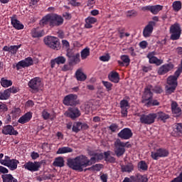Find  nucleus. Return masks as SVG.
<instances>
[{"instance_id": "f257e3e1", "label": "nucleus", "mask_w": 182, "mask_h": 182, "mask_svg": "<svg viewBox=\"0 0 182 182\" xmlns=\"http://www.w3.org/2000/svg\"><path fill=\"white\" fill-rule=\"evenodd\" d=\"M91 156L92 157H91L90 159L85 155H80L74 159L69 158L67 160V165L70 168H72V170L82 172L85 167H89V166L95 164L96 161L103 160V158L105 157L103 153H93Z\"/></svg>"}, {"instance_id": "f03ea898", "label": "nucleus", "mask_w": 182, "mask_h": 182, "mask_svg": "<svg viewBox=\"0 0 182 182\" xmlns=\"http://www.w3.org/2000/svg\"><path fill=\"white\" fill-rule=\"evenodd\" d=\"M65 19L62 16L58 14H48L44 16L40 21L41 26H46L48 25L50 28H58V26H62Z\"/></svg>"}, {"instance_id": "7ed1b4c3", "label": "nucleus", "mask_w": 182, "mask_h": 182, "mask_svg": "<svg viewBox=\"0 0 182 182\" xmlns=\"http://www.w3.org/2000/svg\"><path fill=\"white\" fill-rule=\"evenodd\" d=\"M180 75H181V73L176 70L173 75H170L167 77L166 83L168 85L165 87L166 95H171L176 92V89H177V86H178V82L177 80H178Z\"/></svg>"}, {"instance_id": "20e7f679", "label": "nucleus", "mask_w": 182, "mask_h": 182, "mask_svg": "<svg viewBox=\"0 0 182 182\" xmlns=\"http://www.w3.org/2000/svg\"><path fill=\"white\" fill-rule=\"evenodd\" d=\"M114 151L117 157H122L126 153V148L130 149L132 147V144L129 142H123L120 139H116L114 143Z\"/></svg>"}, {"instance_id": "39448f33", "label": "nucleus", "mask_w": 182, "mask_h": 182, "mask_svg": "<svg viewBox=\"0 0 182 182\" xmlns=\"http://www.w3.org/2000/svg\"><path fill=\"white\" fill-rule=\"evenodd\" d=\"M44 43L50 49H53L54 50H59L60 49V41H59V38L52 36H48L45 37Z\"/></svg>"}, {"instance_id": "423d86ee", "label": "nucleus", "mask_w": 182, "mask_h": 182, "mask_svg": "<svg viewBox=\"0 0 182 182\" xmlns=\"http://www.w3.org/2000/svg\"><path fill=\"white\" fill-rule=\"evenodd\" d=\"M169 32L171 33L170 39L171 41H178L180 36H181V26L180 23H175L171 25L169 28Z\"/></svg>"}, {"instance_id": "0eeeda50", "label": "nucleus", "mask_w": 182, "mask_h": 182, "mask_svg": "<svg viewBox=\"0 0 182 182\" xmlns=\"http://www.w3.org/2000/svg\"><path fill=\"white\" fill-rule=\"evenodd\" d=\"M170 151L166 148H159L156 151L151 152V157L153 160H159V159L168 157Z\"/></svg>"}, {"instance_id": "6e6552de", "label": "nucleus", "mask_w": 182, "mask_h": 182, "mask_svg": "<svg viewBox=\"0 0 182 182\" xmlns=\"http://www.w3.org/2000/svg\"><path fill=\"white\" fill-rule=\"evenodd\" d=\"M63 103L65 106H77V105H79L77 95L75 94L66 95L63 100Z\"/></svg>"}, {"instance_id": "1a4fd4ad", "label": "nucleus", "mask_w": 182, "mask_h": 182, "mask_svg": "<svg viewBox=\"0 0 182 182\" xmlns=\"http://www.w3.org/2000/svg\"><path fill=\"white\" fill-rule=\"evenodd\" d=\"M28 85L33 92H39V90L42 87V80L41 77H36L28 82Z\"/></svg>"}, {"instance_id": "9d476101", "label": "nucleus", "mask_w": 182, "mask_h": 182, "mask_svg": "<svg viewBox=\"0 0 182 182\" xmlns=\"http://www.w3.org/2000/svg\"><path fill=\"white\" fill-rule=\"evenodd\" d=\"M24 168L26 170H28V171H31V173H33L35 171H39V169L41 167H42V162L39 161H28L24 165Z\"/></svg>"}, {"instance_id": "9b49d317", "label": "nucleus", "mask_w": 182, "mask_h": 182, "mask_svg": "<svg viewBox=\"0 0 182 182\" xmlns=\"http://www.w3.org/2000/svg\"><path fill=\"white\" fill-rule=\"evenodd\" d=\"M151 85H148L145 87L144 94L142 95L141 103L146 105L148 102H150L153 99V92H151Z\"/></svg>"}, {"instance_id": "f8f14e48", "label": "nucleus", "mask_w": 182, "mask_h": 182, "mask_svg": "<svg viewBox=\"0 0 182 182\" xmlns=\"http://www.w3.org/2000/svg\"><path fill=\"white\" fill-rule=\"evenodd\" d=\"M156 120V114L150 113L148 114H143L140 117V122L142 124H153Z\"/></svg>"}, {"instance_id": "ddd939ff", "label": "nucleus", "mask_w": 182, "mask_h": 182, "mask_svg": "<svg viewBox=\"0 0 182 182\" xmlns=\"http://www.w3.org/2000/svg\"><path fill=\"white\" fill-rule=\"evenodd\" d=\"M33 65V60L31 57H28L24 60L19 61L16 65V70H21V69L25 68H29V66H32Z\"/></svg>"}, {"instance_id": "4468645a", "label": "nucleus", "mask_w": 182, "mask_h": 182, "mask_svg": "<svg viewBox=\"0 0 182 182\" xmlns=\"http://www.w3.org/2000/svg\"><path fill=\"white\" fill-rule=\"evenodd\" d=\"M117 137L122 140H129L133 137V132L130 128H124L117 134Z\"/></svg>"}, {"instance_id": "2eb2a0df", "label": "nucleus", "mask_w": 182, "mask_h": 182, "mask_svg": "<svg viewBox=\"0 0 182 182\" xmlns=\"http://www.w3.org/2000/svg\"><path fill=\"white\" fill-rule=\"evenodd\" d=\"M65 114L67 117H70V119H72V120H75V119H77V117H79L81 114L79 108L73 107H69L66 111Z\"/></svg>"}, {"instance_id": "dca6fc26", "label": "nucleus", "mask_w": 182, "mask_h": 182, "mask_svg": "<svg viewBox=\"0 0 182 182\" xmlns=\"http://www.w3.org/2000/svg\"><path fill=\"white\" fill-rule=\"evenodd\" d=\"M173 69H174V64L171 63L164 64L158 69V75H166V73H168Z\"/></svg>"}, {"instance_id": "f3484780", "label": "nucleus", "mask_w": 182, "mask_h": 182, "mask_svg": "<svg viewBox=\"0 0 182 182\" xmlns=\"http://www.w3.org/2000/svg\"><path fill=\"white\" fill-rule=\"evenodd\" d=\"M146 58H149V63L152 65H156V66H160L162 65L163 60H160L156 57V52L152 51L148 53Z\"/></svg>"}, {"instance_id": "a211bd4d", "label": "nucleus", "mask_w": 182, "mask_h": 182, "mask_svg": "<svg viewBox=\"0 0 182 182\" xmlns=\"http://www.w3.org/2000/svg\"><path fill=\"white\" fill-rule=\"evenodd\" d=\"M2 134L5 136H18V131L15 130V128L12 125H6L3 127L1 130Z\"/></svg>"}, {"instance_id": "6ab92c4d", "label": "nucleus", "mask_w": 182, "mask_h": 182, "mask_svg": "<svg viewBox=\"0 0 182 182\" xmlns=\"http://www.w3.org/2000/svg\"><path fill=\"white\" fill-rule=\"evenodd\" d=\"M156 26V22L149 21L148 24L145 26L143 31V35L144 38H149V36L153 33V30Z\"/></svg>"}, {"instance_id": "aec40b11", "label": "nucleus", "mask_w": 182, "mask_h": 182, "mask_svg": "<svg viewBox=\"0 0 182 182\" xmlns=\"http://www.w3.org/2000/svg\"><path fill=\"white\" fill-rule=\"evenodd\" d=\"M142 11H149L153 15H157L160 11L163 10V6L155 5V6H146L141 8Z\"/></svg>"}, {"instance_id": "412c9836", "label": "nucleus", "mask_w": 182, "mask_h": 182, "mask_svg": "<svg viewBox=\"0 0 182 182\" xmlns=\"http://www.w3.org/2000/svg\"><path fill=\"white\" fill-rule=\"evenodd\" d=\"M171 109L174 117H180L181 116L182 110L181 108L178 107L177 102L173 101L171 102Z\"/></svg>"}, {"instance_id": "4be33fe9", "label": "nucleus", "mask_w": 182, "mask_h": 182, "mask_svg": "<svg viewBox=\"0 0 182 182\" xmlns=\"http://www.w3.org/2000/svg\"><path fill=\"white\" fill-rule=\"evenodd\" d=\"M155 119H157V120L163 122V123H166L167 120L170 119V115L168 114H166L163 111H159L155 113Z\"/></svg>"}, {"instance_id": "5701e85b", "label": "nucleus", "mask_w": 182, "mask_h": 182, "mask_svg": "<svg viewBox=\"0 0 182 182\" xmlns=\"http://www.w3.org/2000/svg\"><path fill=\"white\" fill-rule=\"evenodd\" d=\"M32 114L33 113L31 112H28L24 114L18 119V123H21V124H25V123H28V122H31V119H32Z\"/></svg>"}, {"instance_id": "b1692460", "label": "nucleus", "mask_w": 182, "mask_h": 182, "mask_svg": "<svg viewBox=\"0 0 182 182\" xmlns=\"http://www.w3.org/2000/svg\"><path fill=\"white\" fill-rule=\"evenodd\" d=\"M108 79L112 83H119L120 82V75L116 71H112L108 75Z\"/></svg>"}, {"instance_id": "393cba45", "label": "nucleus", "mask_w": 182, "mask_h": 182, "mask_svg": "<svg viewBox=\"0 0 182 182\" xmlns=\"http://www.w3.org/2000/svg\"><path fill=\"white\" fill-rule=\"evenodd\" d=\"M130 178L134 182H149L147 176L146 175H141L140 173H137L136 176H132Z\"/></svg>"}, {"instance_id": "a878e982", "label": "nucleus", "mask_w": 182, "mask_h": 182, "mask_svg": "<svg viewBox=\"0 0 182 182\" xmlns=\"http://www.w3.org/2000/svg\"><path fill=\"white\" fill-rule=\"evenodd\" d=\"M10 19L11 25L15 29H17V31H21V29H23V24L21 23V21L17 20L15 17H11Z\"/></svg>"}, {"instance_id": "bb28decb", "label": "nucleus", "mask_w": 182, "mask_h": 182, "mask_svg": "<svg viewBox=\"0 0 182 182\" xmlns=\"http://www.w3.org/2000/svg\"><path fill=\"white\" fill-rule=\"evenodd\" d=\"M32 38H39L45 36V31L43 30H39V28H33L31 31Z\"/></svg>"}, {"instance_id": "cd10ccee", "label": "nucleus", "mask_w": 182, "mask_h": 182, "mask_svg": "<svg viewBox=\"0 0 182 182\" xmlns=\"http://www.w3.org/2000/svg\"><path fill=\"white\" fill-rule=\"evenodd\" d=\"M18 164H19L18 159H11L9 163L4 164V166L9 167L11 171H14L18 168Z\"/></svg>"}, {"instance_id": "c85d7f7f", "label": "nucleus", "mask_w": 182, "mask_h": 182, "mask_svg": "<svg viewBox=\"0 0 182 182\" xmlns=\"http://www.w3.org/2000/svg\"><path fill=\"white\" fill-rule=\"evenodd\" d=\"M97 22V19L95 17H87L85 19V28L87 29H90V28H93V23H96Z\"/></svg>"}, {"instance_id": "c756f323", "label": "nucleus", "mask_w": 182, "mask_h": 182, "mask_svg": "<svg viewBox=\"0 0 182 182\" xmlns=\"http://www.w3.org/2000/svg\"><path fill=\"white\" fill-rule=\"evenodd\" d=\"M53 166H54V167H65V159H63L62 156L55 158Z\"/></svg>"}, {"instance_id": "7c9ffc66", "label": "nucleus", "mask_w": 182, "mask_h": 182, "mask_svg": "<svg viewBox=\"0 0 182 182\" xmlns=\"http://www.w3.org/2000/svg\"><path fill=\"white\" fill-rule=\"evenodd\" d=\"M75 77L77 80L80 82H85L87 79V76L82 72V70L79 69L75 73Z\"/></svg>"}, {"instance_id": "2f4dec72", "label": "nucleus", "mask_w": 182, "mask_h": 182, "mask_svg": "<svg viewBox=\"0 0 182 182\" xmlns=\"http://www.w3.org/2000/svg\"><path fill=\"white\" fill-rule=\"evenodd\" d=\"M134 170V165L133 164H128L127 165H122L121 166V171L122 173H132Z\"/></svg>"}, {"instance_id": "473e14b6", "label": "nucleus", "mask_w": 182, "mask_h": 182, "mask_svg": "<svg viewBox=\"0 0 182 182\" xmlns=\"http://www.w3.org/2000/svg\"><path fill=\"white\" fill-rule=\"evenodd\" d=\"M73 149L69 146H63L59 148L56 152L57 154H66V153H72Z\"/></svg>"}, {"instance_id": "72a5a7b5", "label": "nucleus", "mask_w": 182, "mask_h": 182, "mask_svg": "<svg viewBox=\"0 0 182 182\" xmlns=\"http://www.w3.org/2000/svg\"><path fill=\"white\" fill-rule=\"evenodd\" d=\"M1 178L3 182H18V180L12 176V174L2 175Z\"/></svg>"}, {"instance_id": "f704fd0d", "label": "nucleus", "mask_w": 182, "mask_h": 182, "mask_svg": "<svg viewBox=\"0 0 182 182\" xmlns=\"http://www.w3.org/2000/svg\"><path fill=\"white\" fill-rule=\"evenodd\" d=\"M149 166L146 163V161H140L138 163V170L139 171H147Z\"/></svg>"}, {"instance_id": "c9c22d12", "label": "nucleus", "mask_w": 182, "mask_h": 182, "mask_svg": "<svg viewBox=\"0 0 182 182\" xmlns=\"http://www.w3.org/2000/svg\"><path fill=\"white\" fill-rule=\"evenodd\" d=\"M121 60L122 61L118 60L119 65H123V63H125L127 66H129V65H130V58H129V55H121Z\"/></svg>"}, {"instance_id": "e433bc0d", "label": "nucleus", "mask_w": 182, "mask_h": 182, "mask_svg": "<svg viewBox=\"0 0 182 182\" xmlns=\"http://www.w3.org/2000/svg\"><path fill=\"white\" fill-rule=\"evenodd\" d=\"M104 156L105 157V161H108L109 163H116V158L110 156V151H108L105 152Z\"/></svg>"}, {"instance_id": "4c0bfd02", "label": "nucleus", "mask_w": 182, "mask_h": 182, "mask_svg": "<svg viewBox=\"0 0 182 182\" xmlns=\"http://www.w3.org/2000/svg\"><path fill=\"white\" fill-rule=\"evenodd\" d=\"M2 87H9L12 85V80H6L5 77H2L0 81Z\"/></svg>"}, {"instance_id": "58836bf2", "label": "nucleus", "mask_w": 182, "mask_h": 182, "mask_svg": "<svg viewBox=\"0 0 182 182\" xmlns=\"http://www.w3.org/2000/svg\"><path fill=\"white\" fill-rule=\"evenodd\" d=\"M146 107H153L154 106H160V102L157 100H154L153 98L151 99L148 102H146Z\"/></svg>"}, {"instance_id": "ea45409f", "label": "nucleus", "mask_w": 182, "mask_h": 182, "mask_svg": "<svg viewBox=\"0 0 182 182\" xmlns=\"http://www.w3.org/2000/svg\"><path fill=\"white\" fill-rule=\"evenodd\" d=\"M90 55V49L85 48L81 51V58L83 60L87 59V56Z\"/></svg>"}, {"instance_id": "a19ab883", "label": "nucleus", "mask_w": 182, "mask_h": 182, "mask_svg": "<svg viewBox=\"0 0 182 182\" xmlns=\"http://www.w3.org/2000/svg\"><path fill=\"white\" fill-rule=\"evenodd\" d=\"M173 6V11H175V12H178V11H180L181 9V1H176L173 3L172 4Z\"/></svg>"}, {"instance_id": "79ce46f5", "label": "nucleus", "mask_w": 182, "mask_h": 182, "mask_svg": "<svg viewBox=\"0 0 182 182\" xmlns=\"http://www.w3.org/2000/svg\"><path fill=\"white\" fill-rule=\"evenodd\" d=\"M80 130H82L81 122H75L73 125V132H74L75 133H79Z\"/></svg>"}, {"instance_id": "37998d69", "label": "nucleus", "mask_w": 182, "mask_h": 182, "mask_svg": "<svg viewBox=\"0 0 182 182\" xmlns=\"http://www.w3.org/2000/svg\"><path fill=\"white\" fill-rule=\"evenodd\" d=\"M53 177H55V175L53 174L43 175V176H38L37 180L38 181H43L45 180H52Z\"/></svg>"}, {"instance_id": "c03bdc74", "label": "nucleus", "mask_w": 182, "mask_h": 182, "mask_svg": "<svg viewBox=\"0 0 182 182\" xmlns=\"http://www.w3.org/2000/svg\"><path fill=\"white\" fill-rule=\"evenodd\" d=\"M9 99V92L5 90L4 92L0 91V100H8Z\"/></svg>"}, {"instance_id": "a18cd8bd", "label": "nucleus", "mask_w": 182, "mask_h": 182, "mask_svg": "<svg viewBox=\"0 0 182 182\" xmlns=\"http://www.w3.org/2000/svg\"><path fill=\"white\" fill-rule=\"evenodd\" d=\"M21 46H22L21 44H20L18 46H10V53L11 55H16V53H18V50H19Z\"/></svg>"}, {"instance_id": "49530a36", "label": "nucleus", "mask_w": 182, "mask_h": 182, "mask_svg": "<svg viewBox=\"0 0 182 182\" xmlns=\"http://www.w3.org/2000/svg\"><path fill=\"white\" fill-rule=\"evenodd\" d=\"M57 65H65L66 63V58L64 56H58L55 58Z\"/></svg>"}, {"instance_id": "de8ad7c7", "label": "nucleus", "mask_w": 182, "mask_h": 182, "mask_svg": "<svg viewBox=\"0 0 182 182\" xmlns=\"http://www.w3.org/2000/svg\"><path fill=\"white\" fill-rule=\"evenodd\" d=\"M102 83L105 87H106L107 92H110L112 90V87H113V84L108 81L102 80Z\"/></svg>"}, {"instance_id": "09e8293b", "label": "nucleus", "mask_w": 182, "mask_h": 182, "mask_svg": "<svg viewBox=\"0 0 182 182\" xmlns=\"http://www.w3.org/2000/svg\"><path fill=\"white\" fill-rule=\"evenodd\" d=\"M6 90L9 92V97H11V93H13L14 95H15V93H18V92H19V88L17 87H12L6 89Z\"/></svg>"}, {"instance_id": "8fccbe9b", "label": "nucleus", "mask_w": 182, "mask_h": 182, "mask_svg": "<svg viewBox=\"0 0 182 182\" xmlns=\"http://www.w3.org/2000/svg\"><path fill=\"white\" fill-rule=\"evenodd\" d=\"M41 116L43 119H44V120H48V119H50V117H52L50 113L48 112V109H43L41 113Z\"/></svg>"}, {"instance_id": "3c124183", "label": "nucleus", "mask_w": 182, "mask_h": 182, "mask_svg": "<svg viewBox=\"0 0 182 182\" xmlns=\"http://www.w3.org/2000/svg\"><path fill=\"white\" fill-rule=\"evenodd\" d=\"M175 133L181 134L182 133V123H177L175 124Z\"/></svg>"}, {"instance_id": "603ef678", "label": "nucleus", "mask_w": 182, "mask_h": 182, "mask_svg": "<svg viewBox=\"0 0 182 182\" xmlns=\"http://www.w3.org/2000/svg\"><path fill=\"white\" fill-rule=\"evenodd\" d=\"M63 72H68V70H73V65L70 64H65L63 68H61Z\"/></svg>"}, {"instance_id": "864d4df0", "label": "nucleus", "mask_w": 182, "mask_h": 182, "mask_svg": "<svg viewBox=\"0 0 182 182\" xmlns=\"http://www.w3.org/2000/svg\"><path fill=\"white\" fill-rule=\"evenodd\" d=\"M109 130H111L112 133H116L117 132H119V125H117V124H112L109 127Z\"/></svg>"}, {"instance_id": "5fc2aeb1", "label": "nucleus", "mask_w": 182, "mask_h": 182, "mask_svg": "<svg viewBox=\"0 0 182 182\" xmlns=\"http://www.w3.org/2000/svg\"><path fill=\"white\" fill-rule=\"evenodd\" d=\"M127 16L128 18H136L137 16V11L135 10H130L127 12Z\"/></svg>"}, {"instance_id": "6e6d98bb", "label": "nucleus", "mask_w": 182, "mask_h": 182, "mask_svg": "<svg viewBox=\"0 0 182 182\" xmlns=\"http://www.w3.org/2000/svg\"><path fill=\"white\" fill-rule=\"evenodd\" d=\"M129 101L126 100H122L120 102V107L121 109H124L129 107Z\"/></svg>"}, {"instance_id": "4d7b16f0", "label": "nucleus", "mask_w": 182, "mask_h": 182, "mask_svg": "<svg viewBox=\"0 0 182 182\" xmlns=\"http://www.w3.org/2000/svg\"><path fill=\"white\" fill-rule=\"evenodd\" d=\"M94 171H100L102 168H103V164H97L95 165H93Z\"/></svg>"}, {"instance_id": "13d9d810", "label": "nucleus", "mask_w": 182, "mask_h": 182, "mask_svg": "<svg viewBox=\"0 0 182 182\" xmlns=\"http://www.w3.org/2000/svg\"><path fill=\"white\" fill-rule=\"evenodd\" d=\"M9 173V170L6 168L5 166H0V174H8Z\"/></svg>"}, {"instance_id": "bf43d9fd", "label": "nucleus", "mask_w": 182, "mask_h": 182, "mask_svg": "<svg viewBox=\"0 0 182 182\" xmlns=\"http://www.w3.org/2000/svg\"><path fill=\"white\" fill-rule=\"evenodd\" d=\"M0 112H8L6 105L2 103V102H0Z\"/></svg>"}, {"instance_id": "052dcab7", "label": "nucleus", "mask_w": 182, "mask_h": 182, "mask_svg": "<svg viewBox=\"0 0 182 182\" xmlns=\"http://www.w3.org/2000/svg\"><path fill=\"white\" fill-rule=\"evenodd\" d=\"M100 60H102V62H109V60H110V56L102 55V56L100 57Z\"/></svg>"}, {"instance_id": "680f3d73", "label": "nucleus", "mask_w": 182, "mask_h": 182, "mask_svg": "<svg viewBox=\"0 0 182 182\" xmlns=\"http://www.w3.org/2000/svg\"><path fill=\"white\" fill-rule=\"evenodd\" d=\"M147 45L148 43L146 41H143L139 43V47L141 48V49H146V48H147Z\"/></svg>"}, {"instance_id": "e2e57ef3", "label": "nucleus", "mask_w": 182, "mask_h": 182, "mask_svg": "<svg viewBox=\"0 0 182 182\" xmlns=\"http://www.w3.org/2000/svg\"><path fill=\"white\" fill-rule=\"evenodd\" d=\"M62 43L63 48H65V49H68L70 47V44H69V41L67 40H62Z\"/></svg>"}, {"instance_id": "0e129e2a", "label": "nucleus", "mask_w": 182, "mask_h": 182, "mask_svg": "<svg viewBox=\"0 0 182 182\" xmlns=\"http://www.w3.org/2000/svg\"><path fill=\"white\" fill-rule=\"evenodd\" d=\"M79 62H80V54L77 53L75 55H74L75 65H76V63H79Z\"/></svg>"}, {"instance_id": "69168bd1", "label": "nucleus", "mask_w": 182, "mask_h": 182, "mask_svg": "<svg viewBox=\"0 0 182 182\" xmlns=\"http://www.w3.org/2000/svg\"><path fill=\"white\" fill-rule=\"evenodd\" d=\"M31 157L33 160H36V159H38L39 157V154H38V152L33 151L31 153Z\"/></svg>"}, {"instance_id": "338daca9", "label": "nucleus", "mask_w": 182, "mask_h": 182, "mask_svg": "<svg viewBox=\"0 0 182 182\" xmlns=\"http://www.w3.org/2000/svg\"><path fill=\"white\" fill-rule=\"evenodd\" d=\"M100 180L102 182H107V174L103 173L102 175L100 176Z\"/></svg>"}, {"instance_id": "774afa93", "label": "nucleus", "mask_w": 182, "mask_h": 182, "mask_svg": "<svg viewBox=\"0 0 182 182\" xmlns=\"http://www.w3.org/2000/svg\"><path fill=\"white\" fill-rule=\"evenodd\" d=\"M121 109H122L121 113H122V117H126L127 116V108H121Z\"/></svg>"}]
</instances>
